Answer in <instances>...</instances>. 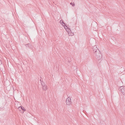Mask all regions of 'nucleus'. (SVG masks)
Masks as SVG:
<instances>
[{"mask_svg":"<svg viewBox=\"0 0 125 125\" xmlns=\"http://www.w3.org/2000/svg\"><path fill=\"white\" fill-rule=\"evenodd\" d=\"M40 81L42 85V87H43L44 86H45L46 85L45 83H44L42 81H41V80Z\"/></svg>","mask_w":125,"mask_h":125,"instance_id":"nucleus-10","label":"nucleus"},{"mask_svg":"<svg viewBox=\"0 0 125 125\" xmlns=\"http://www.w3.org/2000/svg\"><path fill=\"white\" fill-rule=\"evenodd\" d=\"M68 62L69 63H70V61H68Z\"/></svg>","mask_w":125,"mask_h":125,"instance_id":"nucleus-13","label":"nucleus"},{"mask_svg":"<svg viewBox=\"0 0 125 125\" xmlns=\"http://www.w3.org/2000/svg\"><path fill=\"white\" fill-rule=\"evenodd\" d=\"M42 87L43 90L44 91H46L48 88L46 85L45 86H44Z\"/></svg>","mask_w":125,"mask_h":125,"instance_id":"nucleus-7","label":"nucleus"},{"mask_svg":"<svg viewBox=\"0 0 125 125\" xmlns=\"http://www.w3.org/2000/svg\"><path fill=\"white\" fill-rule=\"evenodd\" d=\"M92 49L93 50V52L94 53V54L96 53H97L98 52H100L99 49L97 47V46L96 45L93 46Z\"/></svg>","mask_w":125,"mask_h":125,"instance_id":"nucleus-3","label":"nucleus"},{"mask_svg":"<svg viewBox=\"0 0 125 125\" xmlns=\"http://www.w3.org/2000/svg\"><path fill=\"white\" fill-rule=\"evenodd\" d=\"M66 103L67 105H68L71 104V99L69 97L67 98L66 100Z\"/></svg>","mask_w":125,"mask_h":125,"instance_id":"nucleus-4","label":"nucleus"},{"mask_svg":"<svg viewBox=\"0 0 125 125\" xmlns=\"http://www.w3.org/2000/svg\"><path fill=\"white\" fill-rule=\"evenodd\" d=\"M66 28V29H65L66 30V31L68 32L69 33L71 31V30L70 29H69L67 27V28H66V27L65 26Z\"/></svg>","mask_w":125,"mask_h":125,"instance_id":"nucleus-9","label":"nucleus"},{"mask_svg":"<svg viewBox=\"0 0 125 125\" xmlns=\"http://www.w3.org/2000/svg\"><path fill=\"white\" fill-rule=\"evenodd\" d=\"M95 57L96 59L98 60H101L102 58V55L100 52L95 53Z\"/></svg>","mask_w":125,"mask_h":125,"instance_id":"nucleus-1","label":"nucleus"},{"mask_svg":"<svg viewBox=\"0 0 125 125\" xmlns=\"http://www.w3.org/2000/svg\"><path fill=\"white\" fill-rule=\"evenodd\" d=\"M60 22V23L61 24H62L63 26L64 27V28L65 29H66V28H66L67 27V26L66 25L65 23L63 22V21L62 20H61Z\"/></svg>","mask_w":125,"mask_h":125,"instance_id":"nucleus-5","label":"nucleus"},{"mask_svg":"<svg viewBox=\"0 0 125 125\" xmlns=\"http://www.w3.org/2000/svg\"><path fill=\"white\" fill-rule=\"evenodd\" d=\"M21 107L20 106L18 108V109L19 110L21 111Z\"/></svg>","mask_w":125,"mask_h":125,"instance_id":"nucleus-12","label":"nucleus"},{"mask_svg":"<svg viewBox=\"0 0 125 125\" xmlns=\"http://www.w3.org/2000/svg\"><path fill=\"white\" fill-rule=\"evenodd\" d=\"M119 90L122 94L125 95V86H121L119 88Z\"/></svg>","mask_w":125,"mask_h":125,"instance_id":"nucleus-2","label":"nucleus"},{"mask_svg":"<svg viewBox=\"0 0 125 125\" xmlns=\"http://www.w3.org/2000/svg\"><path fill=\"white\" fill-rule=\"evenodd\" d=\"M25 45L26 46V48L31 49L32 48L31 45L30 43H28L27 44H25Z\"/></svg>","mask_w":125,"mask_h":125,"instance_id":"nucleus-6","label":"nucleus"},{"mask_svg":"<svg viewBox=\"0 0 125 125\" xmlns=\"http://www.w3.org/2000/svg\"><path fill=\"white\" fill-rule=\"evenodd\" d=\"M70 4L72 5V6H75V4L74 3H72V2H71Z\"/></svg>","mask_w":125,"mask_h":125,"instance_id":"nucleus-11","label":"nucleus"},{"mask_svg":"<svg viewBox=\"0 0 125 125\" xmlns=\"http://www.w3.org/2000/svg\"><path fill=\"white\" fill-rule=\"evenodd\" d=\"M20 107H21V109L23 111L22 112V113H23V111H25L26 110L22 106H21Z\"/></svg>","mask_w":125,"mask_h":125,"instance_id":"nucleus-8","label":"nucleus"}]
</instances>
